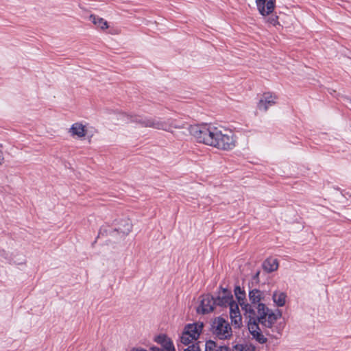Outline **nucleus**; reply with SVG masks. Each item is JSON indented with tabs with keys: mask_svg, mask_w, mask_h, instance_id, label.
Here are the masks:
<instances>
[{
	"mask_svg": "<svg viewBox=\"0 0 351 351\" xmlns=\"http://www.w3.org/2000/svg\"><path fill=\"white\" fill-rule=\"evenodd\" d=\"M248 317V330L252 338L261 344L266 343L267 340L264 336L263 332L269 335L271 331V332H276L278 335H280L285 325V322H279L277 324V320H274L271 322V323H269V324H264V319H263V322H261L259 317L256 316V313H255L254 315H249Z\"/></svg>",
	"mask_w": 351,
	"mask_h": 351,
	"instance_id": "f257e3e1",
	"label": "nucleus"
},
{
	"mask_svg": "<svg viewBox=\"0 0 351 351\" xmlns=\"http://www.w3.org/2000/svg\"><path fill=\"white\" fill-rule=\"evenodd\" d=\"M249 300L252 305V308L254 310L256 309V316L259 317V320L263 322L264 319V324H269L274 320H278L281 317L282 313L280 311L276 313L273 312L265 304L262 302L264 300L263 292L257 289H253L249 291Z\"/></svg>",
	"mask_w": 351,
	"mask_h": 351,
	"instance_id": "f03ea898",
	"label": "nucleus"
},
{
	"mask_svg": "<svg viewBox=\"0 0 351 351\" xmlns=\"http://www.w3.org/2000/svg\"><path fill=\"white\" fill-rule=\"evenodd\" d=\"M221 127L210 125H195L189 127L190 134L197 142L210 146H215L220 132Z\"/></svg>",
	"mask_w": 351,
	"mask_h": 351,
	"instance_id": "7ed1b4c3",
	"label": "nucleus"
},
{
	"mask_svg": "<svg viewBox=\"0 0 351 351\" xmlns=\"http://www.w3.org/2000/svg\"><path fill=\"white\" fill-rule=\"evenodd\" d=\"M130 122L136 123L142 127H150L158 130L171 132V128H181L180 125L176 124L175 121L169 119L162 121L160 119L143 117L138 115L130 116Z\"/></svg>",
	"mask_w": 351,
	"mask_h": 351,
	"instance_id": "20e7f679",
	"label": "nucleus"
},
{
	"mask_svg": "<svg viewBox=\"0 0 351 351\" xmlns=\"http://www.w3.org/2000/svg\"><path fill=\"white\" fill-rule=\"evenodd\" d=\"M276 0H256V4L259 13L263 16H269L265 19V21L274 26L279 24L278 16L273 14L276 6Z\"/></svg>",
	"mask_w": 351,
	"mask_h": 351,
	"instance_id": "39448f33",
	"label": "nucleus"
},
{
	"mask_svg": "<svg viewBox=\"0 0 351 351\" xmlns=\"http://www.w3.org/2000/svg\"><path fill=\"white\" fill-rule=\"evenodd\" d=\"M210 332L219 339H227L232 336V328L229 323L223 317L215 318L210 327Z\"/></svg>",
	"mask_w": 351,
	"mask_h": 351,
	"instance_id": "423d86ee",
	"label": "nucleus"
},
{
	"mask_svg": "<svg viewBox=\"0 0 351 351\" xmlns=\"http://www.w3.org/2000/svg\"><path fill=\"white\" fill-rule=\"evenodd\" d=\"M215 147L223 150H231L236 146V139L232 130L221 128Z\"/></svg>",
	"mask_w": 351,
	"mask_h": 351,
	"instance_id": "0eeeda50",
	"label": "nucleus"
},
{
	"mask_svg": "<svg viewBox=\"0 0 351 351\" xmlns=\"http://www.w3.org/2000/svg\"><path fill=\"white\" fill-rule=\"evenodd\" d=\"M234 291L238 302L241 306V308L245 311V314L247 316L251 315H254L256 310L252 308V305L249 304L247 302L245 290L242 289L240 286H236Z\"/></svg>",
	"mask_w": 351,
	"mask_h": 351,
	"instance_id": "6e6552de",
	"label": "nucleus"
},
{
	"mask_svg": "<svg viewBox=\"0 0 351 351\" xmlns=\"http://www.w3.org/2000/svg\"><path fill=\"white\" fill-rule=\"evenodd\" d=\"M215 306H216L215 298L210 294L204 295L202 296L197 312L202 314L208 313L214 310Z\"/></svg>",
	"mask_w": 351,
	"mask_h": 351,
	"instance_id": "1a4fd4ad",
	"label": "nucleus"
},
{
	"mask_svg": "<svg viewBox=\"0 0 351 351\" xmlns=\"http://www.w3.org/2000/svg\"><path fill=\"white\" fill-rule=\"evenodd\" d=\"M221 292H219L217 297L215 298L216 306H227L233 300V296L230 290L220 287Z\"/></svg>",
	"mask_w": 351,
	"mask_h": 351,
	"instance_id": "9d476101",
	"label": "nucleus"
},
{
	"mask_svg": "<svg viewBox=\"0 0 351 351\" xmlns=\"http://www.w3.org/2000/svg\"><path fill=\"white\" fill-rule=\"evenodd\" d=\"M277 97L270 93H265L263 95L261 99L258 104V108L266 112L269 108L273 106L276 104Z\"/></svg>",
	"mask_w": 351,
	"mask_h": 351,
	"instance_id": "9b49d317",
	"label": "nucleus"
},
{
	"mask_svg": "<svg viewBox=\"0 0 351 351\" xmlns=\"http://www.w3.org/2000/svg\"><path fill=\"white\" fill-rule=\"evenodd\" d=\"M204 324L202 322L189 324L184 328L186 332H189V335L193 336V338H199L202 330Z\"/></svg>",
	"mask_w": 351,
	"mask_h": 351,
	"instance_id": "f8f14e48",
	"label": "nucleus"
},
{
	"mask_svg": "<svg viewBox=\"0 0 351 351\" xmlns=\"http://www.w3.org/2000/svg\"><path fill=\"white\" fill-rule=\"evenodd\" d=\"M72 136H77L78 138H83L86 136L85 126L81 123H73L69 129Z\"/></svg>",
	"mask_w": 351,
	"mask_h": 351,
	"instance_id": "ddd939ff",
	"label": "nucleus"
},
{
	"mask_svg": "<svg viewBox=\"0 0 351 351\" xmlns=\"http://www.w3.org/2000/svg\"><path fill=\"white\" fill-rule=\"evenodd\" d=\"M263 267L269 273L274 271L278 268V261L276 258H268L263 262Z\"/></svg>",
	"mask_w": 351,
	"mask_h": 351,
	"instance_id": "4468645a",
	"label": "nucleus"
},
{
	"mask_svg": "<svg viewBox=\"0 0 351 351\" xmlns=\"http://www.w3.org/2000/svg\"><path fill=\"white\" fill-rule=\"evenodd\" d=\"M286 298L287 294L285 292L275 291L272 295L273 301L278 307L285 306Z\"/></svg>",
	"mask_w": 351,
	"mask_h": 351,
	"instance_id": "2eb2a0df",
	"label": "nucleus"
},
{
	"mask_svg": "<svg viewBox=\"0 0 351 351\" xmlns=\"http://www.w3.org/2000/svg\"><path fill=\"white\" fill-rule=\"evenodd\" d=\"M204 346L205 351H230L227 346H219L215 341L211 340L206 341Z\"/></svg>",
	"mask_w": 351,
	"mask_h": 351,
	"instance_id": "dca6fc26",
	"label": "nucleus"
},
{
	"mask_svg": "<svg viewBox=\"0 0 351 351\" xmlns=\"http://www.w3.org/2000/svg\"><path fill=\"white\" fill-rule=\"evenodd\" d=\"M90 19L95 25L101 29H106L108 28V25L106 21H105L103 18L99 17L98 16L91 14L90 16Z\"/></svg>",
	"mask_w": 351,
	"mask_h": 351,
	"instance_id": "f3484780",
	"label": "nucleus"
},
{
	"mask_svg": "<svg viewBox=\"0 0 351 351\" xmlns=\"http://www.w3.org/2000/svg\"><path fill=\"white\" fill-rule=\"evenodd\" d=\"M132 225L130 220L123 221L122 226H119L114 230V232H118L123 235L128 234L132 230Z\"/></svg>",
	"mask_w": 351,
	"mask_h": 351,
	"instance_id": "a211bd4d",
	"label": "nucleus"
},
{
	"mask_svg": "<svg viewBox=\"0 0 351 351\" xmlns=\"http://www.w3.org/2000/svg\"><path fill=\"white\" fill-rule=\"evenodd\" d=\"M197 338H193V336L191 335H189V332H186L184 330L182 333L180 337V341L182 344L185 346H190L189 344L197 343ZM199 341H197L198 343Z\"/></svg>",
	"mask_w": 351,
	"mask_h": 351,
	"instance_id": "6ab92c4d",
	"label": "nucleus"
},
{
	"mask_svg": "<svg viewBox=\"0 0 351 351\" xmlns=\"http://www.w3.org/2000/svg\"><path fill=\"white\" fill-rule=\"evenodd\" d=\"M163 350L160 349V351H176L172 341L169 339L162 346Z\"/></svg>",
	"mask_w": 351,
	"mask_h": 351,
	"instance_id": "aec40b11",
	"label": "nucleus"
},
{
	"mask_svg": "<svg viewBox=\"0 0 351 351\" xmlns=\"http://www.w3.org/2000/svg\"><path fill=\"white\" fill-rule=\"evenodd\" d=\"M231 323L235 325L236 327H239L241 324V316L234 315L230 317Z\"/></svg>",
	"mask_w": 351,
	"mask_h": 351,
	"instance_id": "412c9836",
	"label": "nucleus"
},
{
	"mask_svg": "<svg viewBox=\"0 0 351 351\" xmlns=\"http://www.w3.org/2000/svg\"><path fill=\"white\" fill-rule=\"evenodd\" d=\"M253 348L247 346L237 345L234 346L233 351H253Z\"/></svg>",
	"mask_w": 351,
	"mask_h": 351,
	"instance_id": "4be33fe9",
	"label": "nucleus"
},
{
	"mask_svg": "<svg viewBox=\"0 0 351 351\" xmlns=\"http://www.w3.org/2000/svg\"><path fill=\"white\" fill-rule=\"evenodd\" d=\"M169 339L165 335H160L156 337V341L161 346L165 344Z\"/></svg>",
	"mask_w": 351,
	"mask_h": 351,
	"instance_id": "5701e85b",
	"label": "nucleus"
},
{
	"mask_svg": "<svg viewBox=\"0 0 351 351\" xmlns=\"http://www.w3.org/2000/svg\"><path fill=\"white\" fill-rule=\"evenodd\" d=\"M233 306L235 307L236 310L231 309V312H230V317H232V316H234V315L241 316L238 304H233Z\"/></svg>",
	"mask_w": 351,
	"mask_h": 351,
	"instance_id": "b1692460",
	"label": "nucleus"
},
{
	"mask_svg": "<svg viewBox=\"0 0 351 351\" xmlns=\"http://www.w3.org/2000/svg\"><path fill=\"white\" fill-rule=\"evenodd\" d=\"M152 351H160V348L154 347L152 348ZM131 351H147V350L142 349V348H133Z\"/></svg>",
	"mask_w": 351,
	"mask_h": 351,
	"instance_id": "393cba45",
	"label": "nucleus"
},
{
	"mask_svg": "<svg viewBox=\"0 0 351 351\" xmlns=\"http://www.w3.org/2000/svg\"><path fill=\"white\" fill-rule=\"evenodd\" d=\"M344 104L351 110V99L349 98H345Z\"/></svg>",
	"mask_w": 351,
	"mask_h": 351,
	"instance_id": "a878e982",
	"label": "nucleus"
},
{
	"mask_svg": "<svg viewBox=\"0 0 351 351\" xmlns=\"http://www.w3.org/2000/svg\"><path fill=\"white\" fill-rule=\"evenodd\" d=\"M237 304L234 300H232L230 304H229L228 306H230V312H231V309L236 310L235 307L233 306V304Z\"/></svg>",
	"mask_w": 351,
	"mask_h": 351,
	"instance_id": "bb28decb",
	"label": "nucleus"
},
{
	"mask_svg": "<svg viewBox=\"0 0 351 351\" xmlns=\"http://www.w3.org/2000/svg\"><path fill=\"white\" fill-rule=\"evenodd\" d=\"M3 153L0 150V165L2 164L3 161Z\"/></svg>",
	"mask_w": 351,
	"mask_h": 351,
	"instance_id": "cd10ccee",
	"label": "nucleus"
},
{
	"mask_svg": "<svg viewBox=\"0 0 351 351\" xmlns=\"http://www.w3.org/2000/svg\"><path fill=\"white\" fill-rule=\"evenodd\" d=\"M273 333H274V335H274V337H276V339H278V337H276V335H278V334H277L276 332H273Z\"/></svg>",
	"mask_w": 351,
	"mask_h": 351,
	"instance_id": "c85d7f7f",
	"label": "nucleus"
}]
</instances>
